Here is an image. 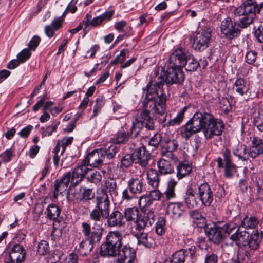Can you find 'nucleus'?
<instances>
[{
  "mask_svg": "<svg viewBox=\"0 0 263 263\" xmlns=\"http://www.w3.org/2000/svg\"><path fill=\"white\" fill-rule=\"evenodd\" d=\"M164 82L163 75L159 76V68H154L146 86L145 97L143 102L145 109L139 111L133 121L130 129L131 135L136 137L144 127L148 130L154 129V120L149 116L151 112L152 114L160 115L165 112L166 96L162 89ZM143 90L145 91V89Z\"/></svg>",
  "mask_w": 263,
  "mask_h": 263,
  "instance_id": "nucleus-1",
  "label": "nucleus"
},
{
  "mask_svg": "<svg viewBox=\"0 0 263 263\" xmlns=\"http://www.w3.org/2000/svg\"><path fill=\"white\" fill-rule=\"evenodd\" d=\"M224 128V124L220 119L206 112H196L185 124L181 131L182 138L187 139L193 134L202 131L205 139L212 138L214 136H220Z\"/></svg>",
  "mask_w": 263,
  "mask_h": 263,
  "instance_id": "nucleus-2",
  "label": "nucleus"
},
{
  "mask_svg": "<svg viewBox=\"0 0 263 263\" xmlns=\"http://www.w3.org/2000/svg\"><path fill=\"white\" fill-rule=\"evenodd\" d=\"M89 218L92 222V227L91 229L90 224L86 222L82 223L81 231L86 240L80 243V247L90 252L93 248V245L100 241L104 229L103 227V220H100L90 215Z\"/></svg>",
  "mask_w": 263,
  "mask_h": 263,
  "instance_id": "nucleus-3",
  "label": "nucleus"
},
{
  "mask_svg": "<svg viewBox=\"0 0 263 263\" xmlns=\"http://www.w3.org/2000/svg\"><path fill=\"white\" fill-rule=\"evenodd\" d=\"M95 207L91 211L89 215L103 220V217L108 216V212L110 211V200L108 194L102 191L97 192L95 197Z\"/></svg>",
  "mask_w": 263,
  "mask_h": 263,
  "instance_id": "nucleus-4",
  "label": "nucleus"
},
{
  "mask_svg": "<svg viewBox=\"0 0 263 263\" xmlns=\"http://www.w3.org/2000/svg\"><path fill=\"white\" fill-rule=\"evenodd\" d=\"M211 29L207 28L198 32L194 38L193 47L198 51H203L208 47L211 37Z\"/></svg>",
  "mask_w": 263,
  "mask_h": 263,
  "instance_id": "nucleus-5",
  "label": "nucleus"
},
{
  "mask_svg": "<svg viewBox=\"0 0 263 263\" xmlns=\"http://www.w3.org/2000/svg\"><path fill=\"white\" fill-rule=\"evenodd\" d=\"M164 82L167 84L180 83L184 80V74L182 68L177 65H171L163 72Z\"/></svg>",
  "mask_w": 263,
  "mask_h": 263,
  "instance_id": "nucleus-6",
  "label": "nucleus"
},
{
  "mask_svg": "<svg viewBox=\"0 0 263 263\" xmlns=\"http://www.w3.org/2000/svg\"><path fill=\"white\" fill-rule=\"evenodd\" d=\"M196 196L204 206H210L213 201V193L207 183L196 185Z\"/></svg>",
  "mask_w": 263,
  "mask_h": 263,
  "instance_id": "nucleus-7",
  "label": "nucleus"
},
{
  "mask_svg": "<svg viewBox=\"0 0 263 263\" xmlns=\"http://www.w3.org/2000/svg\"><path fill=\"white\" fill-rule=\"evenodd\" d=\"M259 13V9L255 0H246L239 7L237 8L235 11V15L238 16L248 15L255 17L256 13Z\"/></svg>",
  "mask_w": 263,
  "mask_h": 263,
  "instance_id": "nucleus-8",
  "label": "nucleus"
},
{
  "mask_svg": "<svg viewBox=\"0 0 263 263\" xmlns=\"http://www.w3.org/2000/svg\"><path fill=\"white\" fill-rule=\"evenodd\" d=\"M220 28L222 33L229 40L237 37L240 33L239 29L235 27V23L229 17L222 21Z\"/></svg>",
  "mask_w": 263,
  "mask_h": 263,
  "instance_id": "nucleus-9",
  "label": "nucleus"
},
{
  "mask_svg": "<svg viewBox=\"0 0 263 263\" xmlns=\"http://www.w3.org/2000/svg\"><path fill=\"white\" fill-rule=\"evenodd\" d=\"M133 156L136 163L143 168H146L149 165V162L152 157L151 154L144 146L137 148L133 153Z\"/></svg>",
  "mask_w": 263,
  "mask_h": 263,
  "instance_id": "nucleus-10",
  "label": "nucleus"
},
{
  "mask_svg": "<svg viewBox=\"0 0 263 263\" xmlns=\"http://www.w3.org/2000/svg\"><path fill=\"white\" fill-rule=\"evenodd\" d=\"M27 252L23 246L15 243L10 248L9 259L11 263H22L26 257Z\"/></svg>",
  "mask_w": 263,
  "mask_h": 263,
  "instance_id": "nucleus-11",
  "label": "nucleus"
},
{
  "mask_svg": "<svg viewBox=\"0 0 263 263\" xmlns=\"http://www.w3.org/2000/svg\"><path fill=\"white\" fill-rule=\"evenodd\" d=\"M143 215H140L138 224H134L137 229H140L139 232L142 231L146 227L151 226L155 221V213L149 209H145Z\"/></svg>",
  "mask_w": 263,
  "mask_h": 263,
  "instance_id": "nucleus-12",
  "label": "nucleus"
},
{
  "mask_svg": "<svg viewBox=\"0 0 263 263\" xmlns=\"http://www.w3.org/2000/svg\"><path fill=\"white\" fill-rule=\"evenodd\" d=\"M139 212L137 208H132L126 209L124 211V218L125 217L126 220L129 222L130 225V230L132 233H137L139 232L140 229L136 228L135 223L138 224L140 216L139 215Z\"/></svg>",
  "mask_w": 263,
  "mask_h": 263,
  "instance_id": "nucleus-13",
  "label": "nucleus"
},
{
  "mask_svg": "<svg viewBox=\"0 0 263 263\" xmlns=\"http://www.w3.org/2000/svg\"><path fill=\"white\" fill-rule=\"evenodd\" d=\"M105 160V156H103L100 149L92 151L87 155V157L84 159V163L87 162L89 166L94 167H98L103 164Z\"/></svg>",
  "mask_w": 263,
  "mask_h": 263,
  "instance_id": "nucleus-14",
  "label": "nucleus"
},
{
  "mask_svg": "<svg viewBox=\"0 0 263 263\" xmlns=\"http://www.w3.org/2000/svg\"><path fill=\"white\" fill-rule=\"evenodd\" d=\"M107 219V223L109 227H121L125 223L124 215L118 210L114 211L108 216L103 217L102 219Z\"/></svg>",
  "mask_w": 263,
  "mask_h": 263,
  "instance_id": "nucleus-15",
  "label": "nucleus"
},
{
  "mask_svg": "<svg viewBox=\"0 0 263 263\" xmlns=\"http://www.w3.org/2000/svg\"><path fill=\"white\" fill-rule=\"evenodd\" d=\"M263 153V141L257 137H253L251 145L248 151L249 157L255 158Z\"/></svg>",
  "mask_w": 263,
  "mask_h": 263,
  "instance_id": "nucleus-16",
  "label": "nucleus"
},
{
  "mask_svg": "<svg viewBox=\"0 0 263 263\" xmlns=\"http://www.w3.org/2000/svg\"><path fill=\"white\" fill-rule=\"evenodd\" d=\"M249 233L246 231H240V229H237L230 237V239L232 241L231 243H235L238 247L246 246L249 243Z\"/></svg>",
  "mask_w": 263,
  "mask_h": 263,
  "instance_id": "nucleus-17",
  "label": "nucleus"
},
{
  "mask_svg": "<svg viewBox=\"0 0 263 263\" xmlns=\"http://www.w3.org/2000/svg\"><path fill=\"white\" fill-rule=\"evenodd\" d=\"M249 89V83L241 78H237L232 85L233 91L241 96L247 95Z\"/></svg>",
  "mask_w": 263,
  "mask_h": 263,
  "instance_id": "nucleus-18",
  "label": "nucleus"
},
{
  "mask_svg": "<svg viewBox=\"0 0 263 263\" xmlns=\"http://www.w3.org/2000/svg\"><path fill=\"white\" fill-rule=\"evenodd\" d=\"M189 53H185L182 49L175 50L170 56V61L173 65H177L181 67L184 65L185 60Z\"/></svg>",
  "mask_w": 263,
  "mask_h": 263,
  "instance_id": "nucleus-19",
  "label": "nucleus"
},
{
  "mask_svg": "<svg viewBox=\"0 0 263 263\" xmlns=\"http://www.w3.org/2000/svg\"><path fill=\"white\" fill-rule=\"evenodd\" d=\"M196 185L191 184L186 189L184 201L189 208H193L197 206V201L195 195H196Z\"/></svg>",
  "mask_w": 263,
  "mask_h": 263,
  "instance_id": "nucleus-20",
  "label": "nucleus"
},
{
  "mask_svg": "<svg viewBox=\"0 0 263 263\" xmlns=\"http://www.w3.org/2000/svg\"><path fill=\"white\" fill-rule=\"evenodd\" d=\"M127 183L128 189L132 193L139 194L142 193L144 184L143 178L133 177L128 180Z\"/></svg>",
  "mask_w": 263,
  "mask_h": 263,
  "instance_id": "nucleus-21",
  "label": "nucleus"
},
{
  "mask_svg": "<svg viewBox=\"0 0 263 263\" xmlns=\"http://www.w3.org/2000/svg\"><path fill=\"white\" fill-rule=\"evenodd\" d=\"M118 255L127 263H136V252L135 250L128 246H124L118 250Z\"/></svg>",
  "mask_w": 263,
  "mask_h": 263,
  "instance_id": "nucleus-22",
  "label": "nucleus"
},
{
  "mask_svg": "<svg viewBox=\"0 0 263 263\" xmlns=\"http://www.w3.org/2000/svg\"><path fill=\"white\" fill-rule=\"evenodd\" d=\"M207 236L209 240L214 243H218L222 241L223 236L222 234V231L221 227L214 226L208 228L206 230Z\"/></svg>",
  "mask_w": 263,
  "mask_h": 263,
  "instance_id": "nucleus-23",
  "label": "nucleus"
},
{
  "mask_svg": "<svg viewBox=\"0 0 263 263\" xmlns=\"http://www.w3.org/2000/svg\"><path fill=\"white\" fill-rule=\"evenodd\" d=\"M70 181L71 182L70 172L67 173L59 182L56 181L54 184V192L55 197H57L59 194H62L63 191L66 190Z\"/></svg>",
  "mask_w": 263,
  "mask_h": 263,
  "instance_id": "nucleus-24",
  "label": "nucleus"
},
{
  "mask_svg": "<svg viewBox=\"0 0 263 263\" xmlns=\"http://www.w3.org/2000/svg\"><path fill=\"white\" fill-rule=\"evenodd\" d=\"M122 234L118 231L109 232L106 236V241L119 249L122 246Z\"/></svg>",
  "mask_w": 263,
  "mask_h": 263,
  "instance_id": "nucleus-25",
  "label": "nucleus"
},
{
  "mask_svg": "<svg viewBox=\"0 0 263 263\" xmlns=\"http://www.w3.org/2000/svg\"><path fill=\"white\" fill-rule=\"evenodd\" d=\"M133 233L137 239L139 245H141L146 248H151L155 244L153 238L147 233L141 232V231Z\"/></svg>",
  "mask_w": 263,
  "mask_h": 263,
  "instance_id": "nucleus-26",
  "label": "nucleus"
},
{
  "mask_svg": "<svg viewBox=\"0 0 263 263\" xmlns=\"http://www.w3.org/2000/svg\"><path fill=\"white\" fill-rule=\"evenodd\" d=\"M81 191V189L79 191L76 190L73 193V196L77 201L85 202L91 200L95 197V193L91 189L84 188L82 196L80 195Z\"/></svg>",
  "mask_w": 263,
  "mask_h": 263,
  "instance_id": "nucleus-27",
  "label": "nucleus"
},
{
  "mask_svg": "<svg viewBox=\"0 0 263 263\" xmlns=\"http://www.w3.org/2000/svg\"><path fill=\"white\" fill-rule=\"evenodd\" d=\"M217 166L219 168H224V176L227 178H232L236 172L235 165L233 163L223 164V159L221 157H218L216 159Z\"/></svg>",
  "mask_w": 263,
  "mask_h": 263,
  "instance_id": "nucleus-28",
  "label": "nucleus"
},
{
  "mask_svg": "<svg viewBox=\"0 0 263 263\" xmlns=\"http://www.w3.org/2000/svg\"><path fill=\"white\" fill-rule=\"evenodd\" d=\"M184 211V206L180 202H170L167 205V213L174 218L180 217Z\"/></svg>",
  "mask_w": 263,
  "mask_h": 263,
  "instance_id": "nucleus-29",
  "label": "nucleus"
},
{
  "mask_svg": "<svg viewBox=\"0 0 263 263\" xmlns=\"http://www.w3.org/2000/svg\"><path fill=\"white\" fill-rule=\"evenodd\" d=\"M253 117L254 124L259 131L263 133V105H260L255 109Z\"/></svg>",
  "mask_w": 263,
  "mask_h": 263,
  "instance_id": "nucleus-30",
  "label": "nucleus"
},
{
  "mask_svg": "<svg viewBox=\"0 0 263 263\" xmlns=\"http://www.w3.org/2000/svg\"><path fill=\"white\" fill-rule=\"evenodd\" d=\"M105 192L106 194L109 193L111 196L112 194H117L116 182L114 179H109L105 180L102 187L97 190V192Z\"/></svg>",
  "mask_w": 263,
  "mask_h": 263,
  "instance_id": "nucleus-31",
  "label": "nucleus"
},
{
  "mask_svg": "<svg viewBox=\"0 0 263 263\" xmlns=\"http://www.w3.org/2000/svg\"><path fill=\"white\" fill-rule=\"evenodd\" d=\"M118 250L119 249L105 241L101 246L100 253L102 256L109 257L115 256Z\"/></svg>",
  "mask_w": 263,
  "mask_h": 263,
  "instance_id": "nucleus-32",
  "label": "nucleus"
},
{
  "mask_svg": "<svg viewBox=\"0 0 263 263\" xmlns=\"http://www.w3.org/2000/svg\"><path fill=\"white\" fill-rule=\"evenodd\" d=\"M63 20L61 17L55 18L52 21L50 25L45 27V32L46 35L49 38L52 37L54 31L61 28Z\"/></svg>",
  "mask_w": 263,
  "mask_h": 263,
  "instance_id": "nucleus-33",
  "label": "nucleus"
},
{
  "mask_svg": "<svg viewBox=\"0 0 263 263\" xmlns=\"http://www.w3.org/2000/svg\"><path fill=\"white\" fill-rule=\"evenodd\" d=\"M158 173L161 175H167L174 172V168L171 163L163 159H160L157 162Z\"/></svg>",
  "mask_w": 263,
  "mask_h": 263,
  "instance_id": "nucleus-34",
  "label": "nucleus"
},
{
  "mask_svg": "<svg viewBox=\"0 0 263 263\" xmlns=\"http://www.w3.org/2000/svg\"><path fill=\"white\" fill-rule=\"evenodd\" d=\"M159 173L154 169H151L147 172L148 184L154 189H157L160 183Z\"/></svg>",
  "mask_w": 263,
  "mask_h": 263,
  "instance_id": "nucleus-35",
  "label": "nucleus"
},
{
  "mask_svg": "<svg viewBox=\"0 0 263 263\" xmlns=\"http://www.w3.org/2000/svg\"><path fill=\"white\" fill-rule=\"evenodd\" d=\"M263 238V232L259 233L256 231L251 234L250 239L249 238V248L252 250H256Z\"/></svg>",
  "mask_w": 263,
  "mask_h": 263,
  "instance_id": "nucleus-36",
  "label": "nucleus"
},
{
  "mask_svg": "<svg viewBox=\"0 0 263 263\" xmlns=\"http://www.w3.org/2000/svg\"><path fill=\"white\" fill-rule=\"evenodd\" d=\"M177 184V182L174 179L171 180L167 182L166 188L163 194L166 200L173 199L176 197L175 189Z\"/></svg>",
  "mask_w": 263,
  "mask_h": 263,
  "instance_id": "nucleus-37",
  "label": "nucleus"
},
{
  "mask_svg": "<svg viewBox=\"0 0 263 263\" xmlns=\"http://www.w3.org/2000/svg\"><path fill=\"white\" fill-rule=\"evenodd\" d=\"M233 154L237 157L239 160L247 161L249 155L246 153V146L243 144H238L233 148Z\"/></svg>",
  "mask_w": 263,
  "mask_h": 263,
  "instance_id": "nucleus-38",
  "label": "nucleus"
},
{
  "mask_svg": "<svg viewBox=\"0 0 263 263\" xmlns=\"http://www.w3.org/2000/svg\"><path fill=\"white\" fill-rule=\"evenodd\" d=\"M187 251L181 249L174 253L171 258L165 260L164 263H183L186 255Z\"/></svg>",
  "mask_w": 263,
  "mask_h": 263,
  "instance_id": "nucleus-39",
  "label": "nucleus"
},
{
  "mask_svg": "<svg viewBox=\"0 0 263 263\" xmlns=\"http://www.w3.org/2000/svg\"><path fill=\"white\" fill-rule=\"evenodd\" d=\"M177 170V176L179 179H181L191 172L192 170V166L189 162L184 161L179 164Z\"/></svg>",
  "mask_w": 263,
  "mask_h": 263,
  "instance_id": "nucleus-40",
  "label": "nucleus"
},
{
  "mask_svg": "<svg viewBox=\"0 0 263 263\" xmlns=\"http://www.w3.org/2000/svg\"><path fill=\"white\" fill-rule=\"evenodd\" d=\"M199 66V63L198 61L189 53L183 66L185 70L189 71H193L196 70Z\"/></svg>",
  "mask_w": 263,
  "mask_h": 263,
  "instance_id": "nucleus-41",
  "label": "nucleus"
},
{
  "mask_svg": "<svg viewBox=\"0 0 263 263\" xmlns=\"http://www.w3.org/2000/svg\"><path fill=\"white\" fill-rule=\"evenodd\" d=\"M239 218L236 217L233 220L224 224L221 228L223 232L230 234L234 231H236L238 228L239 224L237 223L239 221Z\"/></svg>",
  "mask_w": 263,
  "mask_h": 263,
  "instance_id": "nucleus-42",
  "label": "nucleus"
},
{
  "mask_svg": "<svg viewBox=\"0 0 263 263\" xmlns=\"http://www.w3.org/2000/svg\"><path fill=\"white\" fill-rule=\"evenodd\" d=\"M258 224V221L255 217L246 216L241 222V226L245 229H255Z\"/></svg>",
  "mask_w": 263,
  "mask_h": 263,
  "instance_id": "nucleus-43",
  "label": "nucleus"
},
{
  "mask_svg": "<svg viewBox=\"0 0 263 263\" xmlns=\"http://www.w3.org/2000/svg\"><path fill=\"white\" fill-rule=\"evenodd\" d=\"M60 213V209L55 204H49L47 208V215L50 219L55 220L59 216Z\"/></svg>",
  "mask_w": 263,
  "mask_h": 263,
  "instance_id": "nucleus-44",
  "label": "nucleus"
},
{
  "mask_svg": "<svg viewBox=\"0 0 263 263\" xmlns=\"http://www.w3.org/2000/svg\"><path fill=\"white\" fill-rule=\"evenodd\" d=\"M187 108V106H184L181 108L178 112L177 116L174 119L170 120L167 124L172 126L180 124L184 119V114Z\"/></svg>",
  "mask_w": 263,
  "mask_h": 263,
  "instance_id": "nucleus-45",
  "label": "nucleus"
},
{
  "mask_svg": "<svg viewBox=\"0 0 263 263\" xmlns=\"http://www.w3.org/2000/svg\"><path fill=\"white\" fill-rule=\"evenodd\" d=\"M50 252V246L48 241L41 240L38 243L36 252L39 255L45 256Z\"/></svg>",
  "mask_w": 263,
  "mask_h": 263,
  "instance_id": "nucleus-46",
  "label": "nucleus"
},
{
  "mask_svg": "<svg viewBox=\"0 0 263 263\" xmlns=\"http://www.w3.org/2000/svg\"><path fill=\"white\" fill-rule=\"evenodd\" d=\"M153 202L147 194L140 196L138 199V203L142 210L148 209V208L152 206Z\"/></svg>",
  "mask_w": 263,
  "mask_h": 263,
  "instance_id": "nucleus-47",
  "label": "nucleus"
},
{
  "mask_svg": "<svg viewBox=\"0 0 263 263\" xmlns=\"http://www.w3.org/2000/svg\"><path fill=\"white\" fill-rule=\"evenodd\" d=\"M162 144L164 149L170 151H175L178 146V142L175 139H163L162 140Z\"/></svg>",
  "mask_w": 263,
  "mask_h": 263,
  "instance_id": "nucleus-48",
  "label": "nucleus"
},
{
  "mask_svg": "<svg viewBox=\"0 0 263 263\" xmlns=\"http://www.w3.org/2000/svg\"><path fill=\"white\" fill-rule=\"evenodd\" d=\"M101 152L103 156H105V158H107L109 159L114 158L117 153V147L114 144H111L107 148H100Z\"/></svg>",
  "mask_w": 263,
  "mask_h": 263,
  "instance_id": "nucleus-49",
  "label": "nucleus"
},
{
  "mask_svg": "<svg viewBox=\"0 0 263 263\" xmlns=\"http://www.w3.org/2000/svg\"><path fill=\"white\" fill-rule=\"evenodd\" d=\"M165 219L163 217H160L158 218L156 223L155 231L159 235H162L165 231Z\"/></svg>",
  "mask_w": 263,
  "mask_h": 263,
  "instance_id": "nucleus-50",
  "label": "nucleus"
},
{
  "mask_svg": "<svg viewBox=\"0 0 263 263\" xmlns=\"http://www.w3.org/2000/svg\"><path fill=\"white\" fill-rule=\"evenodd\" d=\"M129 138V132L122 129L118 131L115 135V141L117 143H125Z\"/></svg>",
  "mask_w": 263,
  "mask_h": 263,
  "instance_id": "nucleus-51",
  "label": "nucleus"
},
{
  "mask_svg": "<svg viewBox=\"0 0 263 263\" xmlns=\"http://www.w3.org/2000/svg\"><path fill=\"white\" fill-rule=\"evenodd\" d=\"M81 171L77 170L75 168L72 172H70V176L71 178V183L76 185L80 183L84 176H82Z\"/></svg>",
  "mask_w": 263,
  "mask_h": 263,
  "instance_id": "nucleus-52",
  "label": "nucleus"
},
{
  "mask_svg": "<svg viewBox=\"0 0 263 263\" xmlns=\"http://www.w3.org/2000/svg\"><path fill=\"white\" fill-rule=\"evenodd\" d=\"M254 17L248 15H243V17L237 22L239 27L244 29L248 27L253 22Z\"/></svg>",
  "mask_w": 263,
  "mask_h": 263,
  "instance_id": "nucleus-53",
  "label": "nucleus"
},
{
  "mask_svg": "<svg viewBox=\"0 0 263 263\" xmlns=\"http://www.w3.org/2000/svg\"><path fill=\"white\" fill-rule=\"evenodd\" d=\"M60 123V122L59 121L53 126H48L45 127H42L41 128V130L42 136L45 137L51 136L54 132L57 130Z\"/></svg>",
  "mask_w": 263,
  "mask_h": 263,
  "instance_id": "nucleus-54",
  "label": "nucleus"
},
{
  "mask_svg": "<svg viewBox=\"0 0 263 263\" xmlns=\"http://www.w3.org/2000/svg\"><path fill=\"white\" fill-rule=\"evenodd\" d=\"M73 140L72 137H65L62 139L59 140V144H61L62 148L61 154L62 155L65 151L66 148L69 145L72 143Z\"/></svg>",
  "mask_w": 263,
  "mask_h": 263,
  "instance_id": "nucleus-55",
  "label": "nucleus"
},
{
  "mask_svg": "<svg viewBox=\"0 0 263 263\" xmlns=\"http://www.w3.org/2000/svg\"><path fill=\"white\" fill-rule=\"evenodd\" d=\"M148 197L153 201H159L163 196V193L157 189H154V190L149 192L146 194Z\"/></svg>",
  "mask_w": 263,
  "mask_h": 263,
  "instance_id": "nucleus-56",
  "label": "nucleus"
},
{
  "mask_svg": "<svg viewBox=\"0 0 263 263\" xmlns=\"http://www.w3.org/2000/svg\"><path fill=\"white\" fill-rule=\"evenodd\" d=\"M127 52L128 51L126 49L122 50L120 54L117 55L115 59L111 62L110 64L115 65L117 63H123L126 59V55Z\"/></svg>",
  "mask_w": 263,
  "mask_h": 263,
  "instance_id": "nucleus-57",
  "label": "nucleus"
},
{
  "mask_svg": "<svg viewBox=\"0 0 263 263\" xmlns=\"http://www.w3.org/2000/svg\"><path fill=\"white\" fill-rule=\"evenodd\" d=\"M257 52L254 50H249L245 55L246 62L249 64H253L256 59Z\"/></svg>",
  "mask_w": 263,
  "mask_h": 263,
  "instance_id": "nucleus-58",
  "label": "nucleus"
},
{
  "mask_svg": "<svg viewBox=\"0 0 263 263\" xmlns=\"http://www.w3.org/2000/svg\"><path fill=\"white\" fill-rule=\"evenodd\" d=\"M87 179L91 183H98L102 180L101 173L98 171H95L88 176Z\"/></svg>",
  "mask_w": 263,
  "mask_h": 263,
  "instance_id": "nucleus-59",
  "label": "nucleus"
},
{
  "mask_svg": "<svg viewBox=\"0 0 263 263\" xmlns=\"http://www.w3.org/2000/svg\"><path fill=\"white\" fill-rule=\"evenodd\" d=\"M190 217L193 219V222H197V221L200 220L201 222H204V218L202 213L197 211L194 210L190 213Z\"/></svg>",
  "mask_w": 263,
  "mask_h": 263,
  "instance_id": "nucleus-60",
  "label": "nucleus"
},
{
  "mask_svg": "<svg viewBox=\"0 0 263 263\" xmlns=\"http://www.w3.org/2000/svg\"><path fill=\"white\" fill-rule=\"evenodd\" d=\"M41 40V38L37 35L33 36L28 44V49L30 50H35L39 46Z\"/></svg>",
  "mask_w": 263,
  "mask_h": 263,
  "instance_id": "nucleus-61",
  "label": "nucleus"
},
{
  "mask_svg": "<svg viewBox=\"0 0 263 263\" xmlns=\"http://www.w3.org/2000/svg\"><path fill=\"white\" fill-rule=\"evenodd\" d=\"M133 160H134L133 154L126 155L121 159V165L125 167H128L133 163Z\"/></svg>",
  "mask_w": 263,
  "mask_h": 263,
  "instance_id": "nucleus-62",
  "label": "nucleus"
},
{
  "mask_svg": "<svg viewBox=\"0 0 263 263\" xmlns=\"http://www.w3.org/2000/svg\"><path fill=\"white\" fill-rule=\"evenodd\" d=\"M162 139H161L160 134H156L150 139L148 144L150 146L157 147L158 146L160 142H162Z\"/></svg>",
  "mask_w": 263,
  "mask_h": 263,
  "instance_id": "nucleus-63",
  "label": "nucleus"
},
{
  "mask_svg": "<svg viewBox=\"0 0 263 263\" xmlns=\"http://www.w3.org/2000/svg\"><path fill=\"white\" fill-rule=\"evenodd\" d=\"M31 55L29 49H24L17 55L18 59L21 63L25 62Z\"/></svg>",
  "mask_w": 263,
  "mask_h": 263,
  "instance_id": "nucleus-64",
  "label": "nucleus"
}]
</instances>
